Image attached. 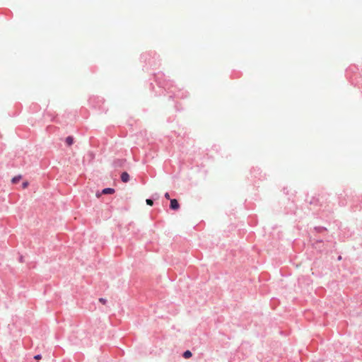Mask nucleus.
Returning a JSON list of instances; mask_svg holds the SVG:
<instances>
[{"instance_id":"nucleus-25","label":"nucleus","mask_w":362,"mask_h":362,"mask_svg":"<svg viewBox=\"0 0 362 362\" xmlns=\"http://www.w3.org/2000/svg\"><path fill=\"white\" fill-rule=\"evenodd\" d=\"M283 192L284 194H288V190L287 189V187H284L283 188Z\"/></svg>"},{"instance_id":"nucleus-13","label":"nucleus","mask_w":362,"mask_h":362,"mask_svg":"<svg viewBox=\"0 0 362 362\" xmlns=\"http://www.w3.org/2000/svg\"><path fill=\"white\" fill-rule=\"evenodd\" d=\"M64 142L66 146L69 147L74 144V137L73 136H68L65 138Z\"/></svg>"},{"instance_id":"nucleus-7","label":"nucleus","mask_w":362,"mask_h":362,"mask_svg":"<svg viewBox=\"0 0 362 362\" xmlns=\"http://www.w3.org/2000/svg\"><path fill=\"white\" fill-rule=\"evenodd\" d=\"M250 173L254 177L259 180L264 178L265 176L259 168H252L250 170Z\"/></svg>"},{"instance_id":"nucleus-8","label":"nucleus","mask_w":362,"mask_h":362,"mask_svg":"<svg viewBox=\"0 0 362 362\" xmlns=\"http://www.w3.org/2000/svg\"><path fill=\"white\" fill-rule=\"evenodd\" d=\"M169 208L173 211H177L180 208V203L177 199H170Z\"/></svg>"},{"instance_id":"nucleus-5","label":"nucleus","mask_w":362,"mask_h":362,"mask_svg":"<svg viewBox=\"0 0 362 362\" xmlns=\"http://www.w3.org/2000/svg\"><path fill=\"white\" fill-rule=\"evenodd\" d=\"M310 240L313 242L312 243V246L314 249H315L317 252H319L320 253H329V252H332V250H328L327 249H325V247H322V245H321L322 243H325V240L323 238H317V236L315 235H314V237L313 238H310Z\"/></svg>"},{"instance_id":"nucleus-18","label":"nucleus","mask_w":362,"mask_h":362,"mask_svg":"<svg viewBox=\"0 0 362 362\" xmlns=\"http://www.w3.org/2000/svg\"><path fill=\"white\" fill-rule=\"evenodd\" d=\"M317 238H323L325 240V243H329L331 242L329 239H328V235L327 236H324L322 235H317Z\"/></svg>"},{"instance_id":"nucleus-4","label":"nucleus","mask_w":362,"mask_h":362,"mask_svg":"<svg viewBox=\"0 0 362 362\" xmlns=\"http://www.w3.org/2000/svg\"><path fill=\"white\" fill-rule=\"evenodd\" d=\"M89 105L101 112H106L107 109L105 107V99L100 96L93 95L88 99Z\"/></svg>"},{"instance_id":"nucleus-23","label":"nucleus","mask_w":362,"mask_h":362,"mask_svg":"<svg viewBox=\"0 0 362 362\" xmlns=\"http://www.w3.org/2000/svg\"><path fill=\"white\" fill-rule=\"evenodd\" d=\"M18 261L20 262H24V257L23 255H20L19 257H18Z\"/></svg>"},{"instance_id":"nucleus-12","label":"nucleus","mask_w":362,"mask_h":362,"mask_svg":"<svg viewBox=\"0 0 362 362\" xmlns=\"http://www.w3.org/2000/svg\"><path fill=\"white\" fill-rule=\"evenodd\" d=\"M120 180L122 182L127 183L130 180V175L127 171H124L120 175Z\"/></svg>"},{"instance_id":"nucleus-21","label":"nucleus","mask_w":362,"mask_h":362,"mask_svg":"<svg viewBox=\"0 0 362 362\" xmlns=\"http://www.w3.org/2000/svg\"><path fill=\"white\" fill-rule=\"evenodd\" d=\"M34 358H35V360H40V359H41V358H42V355H41L40 354H37V355H35V356H34Z\"/></svg>"},{"instance_id":"nucleus-10","label":"nucleus","mask_w":362,"mask_h":362,"mask_svg":"<svg viewBox=\"0 0 362 362\" xmlns=\"http://www.w3.org/2000/svg\"><path fill=\"white\" fill-rule=\"evenodd\" d=\"M125 163H126V159L117 158V159L114 160L112 165H113V167L115 168H122V167H123V165Z\"/></svg>"},{"instance_id":"nucleus-14","label":"nucleus","mask_w":362,"mask_h":362,"mask_svg":"<svg viewBox=\"0 0 362 362\" xmlns=\"http://www.w3.org/2000/svg\"><path fill=\"white\" fill-rule=\"evenodd\" d=\"M115 192V189L112 187H105L100 191V194H112Z\"/></svg>"},{"instance_id":"nucleus-26","label":"nucleus","mask_w":362,"mask_h":362,"mask_svg":"<svg viewBox=\"0 0 362 362\" xmlns=\"http://www.w3.org/2000/svg\"><path fill=\"white\" fill-rule=\"evenodd\" d=\"M332 245H333V249L335 250V246L337 245V243L335 241H333Z\"/></svg>"},{"instance_id":"nucleus-3","label":"nucleus","mask_w":362,"mask_h":362,"mask_svg":"<svg viewBox=\"0 0 362 362\" xmlns=\"http://www.w3.org/2000/svg\"><path fill=\"white\" fill-rule=\"evenodd\" d=\"M357 71L358 68L356 66H350L346 70V76L352 85L362 88V75L358 74Z\"/></svg>"},{"instance_id":"nucleus-6","label":"nucleus","mask_w":362,"mask_h":362,"mask_svg":"<svg viewBox=\"0 0 362 362\" xmlns=\"http://www.w3.org/2000/svg\"><path fill=\"white\" fill-rule=\"evenodd\" d=\"M314 235L316 236L317 235H322L325 237L327 236V228L324 226H315L313 228V230L312 231L310 238H313Z\"/></svg>"},{"instance_id":"nucleus-15","label":"nucleus","mask_w":362,"mask_h":362,"mask_svg":"<svg viewBox=\"0 0 362 362\" xmlns=\"http://www.w3.org/2000/svg\"><path fill=\"white\" fill-rule=\"evenodd\" d=\"M23 178V176L21 175H17L12 177L11 182L12 184L15 185L20 182V180Z\"/></svg>"},{"instance_id":"nucleus-24","label":"nucleus","mask_w":362,"mask_h":362,"mask_svg":"<svg viewBox=\"0 0 362 362\" xmlns=\"http://www.w3.org/2000/svg\"><path fill=\"white\" fill-rule=\"evenodd\" d=\"M102 195H103V194H100V191L96 192L95 196L97 198H100Z\"/></svg>"},{"instance_id":"nucleus-2","label":"nucleus","mask_w":362,"mask_h":362,"mask_svg":"<svg viewBox=\"0 0 362 362\" xmlns=\"http://www.w3.org/2000/svg\"><path fill=\"white\" fill-rule=\"evenodd\" d=\"M159 56L154 52H146L141 54L140 60L143 65V70L155 69L160 64Z\"/></svg>"},{"instance_id":"nucleus-22","label":"nucleus","mask_w":362,"mask_h":362,"mask_svg":"<svg viewBox=\"0 0 362 362\" xmlns=\"http://www.w3.org/2000/svg\"><path fill=\"white\" fill-rule=\"evenodd\" d=\"M164 197L167 199H171L170 197V194L168 192H165V194H164Z\"/></svg>"},{"instance_id":"nucleus-9","label":"nucleus","mask_w":362,"mask_h":362,"mask_svg":"<svg viewBox=\"0 0 362 362\" xmlns=\"http://www.w3.org/2000/svg\"><path fill=\"white\" fill-rule=\"evenodd\" d=\"M159 198V195L157 193L153 194L151 197L146 199V203L148 206H153L154 201Z\"/></svg>"},{"instance_id":"nucleus-17","label":"nucleus","mask_w":362,"mask_h":362,"mask_svg":"<svg viewBox=\"0 0 362 362\" xmlns=\"http://www.w3.org/2000/svg\"><path fill=\"white\" fill-rule=\"evenodd\" d=\"M182 356L184 358L188 359L192 356V353L190 350H185L182 354Z\"/></svg>"},{"instance_id":"nucleus-20","label":"nucleus","mask_w":362,"mask_h":362,"mask_svg":"<svg viewBox=\"0 0 362 362\" xmlns=\"http://www.w3.org/2000/svg\"><path fill=\"white\" fill-rule=\"evenodd\" d=\"M99 301L103 305H105L107 302V299L104 298H100Z\"/></svg>"},{"instance_id":"nucleus-28","label":"nucleus","mask_w":362,"mask_h":362,"mask_svg":"<svg viewBox=\"0 0 362 362\" xmlns=\"http://www.w3.org/2000/svg\"><path fill=\"white\" fill-rule=\"evenodd\" d=\"M175 108H176V110H177V111H179V110H180L178 109V107H177V105H175Z\"/></svg>"},{"instance_id":"nucleus-29","label":"nucleus","mask_w":362,"mask_h":362,"mask_svg":"<svg viewBox=\"0 0 362 362\" xmlns=\"http://www.w3.org/2000/svg\"><path fill=\"white\" fill-rule=\"evenodd\" d=\"M172 120H170V119H168V122H171Z\"/></svg>"},{"instance_id":"nucleus-11","label":"nucleus","mask_w":362,"mask_h":362,"mask_svg":"<svg viewBox=\"0 0 362 362\" xmlns=\"http://www.w3.org/2000/svg\"><path fill=\"white\" fill-rule=\"evenodd\" d=\"M306 202L310 204L315 206H318L320 205V199L319 198L316 197H312L310 200L306 199Z\"/></svg>"},{"instance_id":"nucleus-19","label":"nucleus","mask_w":362,"mask_h":362,"mask_svg":"<svg viewBox=\"0 0 362 362\" xmlns=\"http://www.w3.org/2000/svg\"><path fill=\"white\" fill-rule=\"evenodd\" d=\"M29 182L28 180H25L21 184L22 189H26L29 186Z\"/></svg>"},{"instance_id":"nucleus-16","label":"nucleus","mask_w":362,"mask_h":362,"mask_svg":"<svg viewBox=\"0 0 362 362\" xmlns=\"http://www.w3.org/2000/svg\"><path fill=\"white\" fill-rule=\"evenodd\" d=\"M95 158V154L93 151H88L86 154V158L88 159L89 162H92Z\"/></svg>"},{"instance_id":"nucleus-27","label":"nucleus","mask_w":362,"mask_h":362,"mask_svg":"<svg viewBox=\"0 0 362 362\" xmlns=\"http://www.w3.org/2000/svg\"><path fill=\"white\" fill-rule=\"evenodd\" d=\"M341 259V256H340V255H339V256L337 257V260L340 261Z\"/></svg>"},{"instance_id":"nucleus-1","label":"nucleus","mask_w":362,"mask_h":362,"mask_svg":"<svg viewBox=\"0 0 362 362\" xmlns=\"http://www.w3.org/2000/svg\"><path fill=\"white\" fill-rule=\"evenodd\" d=\"M148 85L149 89L155 93V95L164 94L165 92L172 93L173 94L169 95L170 100L173 99L175 97L185 98L187 96V93L178 91L177 94H176L173 90H170V88L173 87V82L170 80H167L165 74L161 71L153 74V79H150Z\"/></svg>"}]
</instances>
